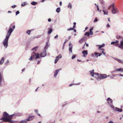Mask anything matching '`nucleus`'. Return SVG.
I'll return each instance as SVG.
<instances>
[{
    "instance_id": "obj_63",
    "label": "nucleus",
    "mask_w": 123,
    "mask_h": 123,
    "mask_svg": "<svg viewBox=\"0 0 123 123\" xmlns=\"http://www.w3.org/2000/svg\"><path fill=\"white\" fill-rule=\"evenodd\" d=\"M75 27V25H74L73 26V28H72L73 29V30L74 29V28Z\"/></svg>"
},
{
    "instance_id": "obj_55",
    "label": "nucleus",
    "mask_w": 123,
    "mask_h": 123,
    "mask_svg": "<svg viewBox=\"0 0 123 123\" xmlns=\"http://www.w3.org/2000/svg\"><path fill=\"white\" fill-rule=\"evenodd\" d=\"M73 85H74V84H70L69 85V86H72Z\"/></svg>"
},
{
    "instance_id": "obj_24",
    "label": "nucleus",
    "mask_w": 123,
    "mask_h": 123,
    "mask_svg": "<svg viewBox=\"0 0 123 123\" xmlns=\"http://www.w3.org/2000/svg\"><path fill=\"white\" fill-rule=\"evenodd\" d=\"M105 46V44L104 43H103L102 45H97V46H99L98 48L99 49H100L102 48L103 47H104Z\"/></svg>"
},
{
    "instance_id": "obj_5",
    "label": "nucleus",
    "mask_w": 123,
    "mask_h": 123,
    "mask_svg": "<svg viewBox=\"0 0 123 123\" xmlns=\"http://www.w3.org/2000/svg\"><path fill=\"white\" fill-rule=\"evenodd\" d=\"M34 117L35 116H30L26 119L27 121L28 122L32 120L34 118Z\"/></svg>"
},
{
    "instance_id": "obj_1",
    "label": "nucleus",
    "mask_w": 123,
    "mask_h": 123,
    "mask_svg": "<svg viewBox=\"0 0 123 123\" xmlns=\"http://www.w3.org/2000/svg\"><path fill=\"white\" fill-rule=\"evenodd\" d=\"M18 114L14 113L11 115H9L7 112H4L3 115V117L1 118V120L5 122H8L10 123H13V121L11 120L12 117L14 116H19Z\"/></svg>"
},
{
    "instance_id": "obj_39",
    "label": "nucleus",
    "mask_w": 123,
    "mask_h": 123,
    "mask_svg": "<svg viewBox=\"0 0 123 123\" xmlns=\"http://www.w3.org/2000/svg\"><path fill=\"white\" fill-rule=\"evenodd\" d=\"M31 31L30 30H28L26 32L29 35H30V34Z\"/></svg>"
},
{
    "instance_id": "obj_47",
    "label": "nucleus",
    "mask_w": 123,
    "mask_h": 123,
    "mask_svg": "<svg viewBox=\"0 0 123 123\" xmlns=\"http://www.w3.org/2000/svg\"><path fill=\"white\" fill-rule=\"evenodd\" d=\"M80 82L78 83H77L74 84V85H80Z\"/></svg>"
},
{
    "instance_id": "obj_58",
    "label": "nucleus",
    "mask_w": 123,
    "mask_h": 123,
    "mask_svg": "<svg viewBox=\"0 0 123 123\" xmlns=\"http://www.w3.org/2000/svg\"><path fill=\"white\" fill-rule=\"evenodd\" d=\"M99 79H101V78H100L99 77H97V80H98Z\"/></svg>"
},
{
    "instance_id": "obj_59",
    "label": "nucleus",
    "mask_w": 123,
    "mask_h": 123,
    "mask_svg": "<svg viewBox=\"0 0 123 123\" xmlns=\"http://www.w3.org/2000/svg\"><path fill=\"white\" fill-rule=\"evenodd\" d=\"M51 21V19L50 18H49L48 19V21L49 22H50Z\"/></svg>"
},
{
    "instance_id": "obj_56",
    "label": "nucleus",
    "mask_w": 123,
    "mask_h": 123,
    "mask_svg": "<svg viewBox=\"0 0 123 123\" xmlns=\"http://www.w3.org/2000/svg\"><path fill=\"white\" fill-rule=\"evenodd\" d=\"M33 57H32V56H31L30 58H29V59L30 60H31L32 59V58H33Z\"/></svg>"
},
{
    "instance_id": "obj_12",
    "label": "nucleus",
    "mask_w": 123,
    "mask_h": 123,
    "mask_svg": "<svg viewBox=\"0 0 123 123\" xmlns=\"http://www.w3.org/2000/svg\"><path fill=\"white\" fill-rule=\"evenodd\" d=\"M112 58L114 60L118 61L119 62L123 64V60H121L120 59L113 57H112Z\"/></svg>"
},
{
    "instance_id": "obj_41",
    "label": "nucleus",
    "mask_w": 123,
    "mask_h": 123,
    "mask_svg": "<svg viewBox=\"0 0 123 123\" xmlns=\"http://www.w3.org/2000/svg\"><path fill=\"white\" fill-rule=\"evenodd\" d=\"M113 45H114L118 47V45H119V44H117V43H114Z\"/></svg>"
},
{
    "instance_id": "obj_42",
    "label": "nucleus",
    "mask_w": 123,
    "mask_h": 123,
    "mask_svg": "<svg viewBox=\"0 0 123 123\" xmlns=\"http://www.w3.org/2000/svg\"><path fill=\"white\" fill-rule=\"evenodd\" d=\"M73 30V29L72 28L70 27V28H69V29H68L67 30V31H70V30Z\"/></svg>"
},
{
    "instance_id": "obj_54",
    "label": "nucleus",
    "mask_w": 123,
    "mask_h": 123,
    "mask_svg": "<svg viewBox=\"0 0 123 123\" xmlns=\"http://www.w3.org/2000/svg\"><path fill=\"white\" fill-rule=\"evenodd\" d=\"M58 35H57L56 36L54 37V38L55 39L57 38L58 37Z\"/></svg>"
},
{
    "instance_id": "obj_20",
    "label": "nucleus",
    "mask_w": 123,
    "mask_h": 123,
    "mask_svg": "<svg viewBox=\"0 0 123 123\" xmlns=\"http://www.w3.org/2000/svg\"><path fill=\"white\" fill-rule=\"evenodd\" d=\"M27 121L26 119L21 121L19 123H27Z\"/></svg>"
},
{
    "instance_id": "obj_52",
    "label": "nucleus",
    "mask_w": 123,
    "mask_h": 123,
    "mask_svg": "<svg viewBox=\"0 0 123 123\" xmlns=\"http://www.w3.org/2000/svg\"><path fill=\"white\" fill-rule=\"evenodd\" d=\"M97 11H99V7H98V5H97Z\"/></svg>"
},
{
    "instance_id": "obj_49",
    "label": "nucleus",
    "mask_w": 123,
    "mask_h": 123,
    "mask_svg": "<svg viewBox=\"0 0 123 123\" xmlns=\"http://www.w3.org/2000/svg\"><path fill=\"white\" fill-rule=\"evenodd\" d=\"M102 53L104 55H106V54L104 52V51H102Z\"/></svg>"
},
{
    "instance_id": "obj_11",
    "label": "nucleus",
    "mask_w": 123,
    "mask_h": 123,
    "mask_svg": "<svg viewBox=\"0 0 123 123\" xmlns=\"http://www.w3.org/2000/svg\"><path fill=\"white\" fill-rule=\"evenodd\" d=\"M73 44L71 43H70L69 44V50L71 53H72V48L73 47Z\"/></svg>"
},
{
    "instance_id": "obj_14",
    "label": "nucleus",
    "mask_w": 123,
    "mask_h": 123,
    "mask_svg": "<svg viewBox=\"0 0 123 123\" xmlns=\"http://www.w3.org/2000/svg\"><path fill=\"white\" fill-rule=\"evenodd\" d=\"M82 53L83 55V56L85 57L86 56L87 54V50H84L82 51Z\"/></svg>"
},
{
    "instance_id": "obj_18",
    "label": "nucleus",
    "mask_w": 123,
    "mask_h": 123,
    "mask_svg": "<svg viewBox=\"0 0 123 123\" xmlns=\"http://www.w3.org/2000/svg\"><path fill=\"white\" fill-rule=\"evenodd\" d=\"M102 11L104 12V15H107L108 14V12L107 10L106 9L105 10H102Z\"/></svg>"
},
{
    "instance_id": "obj_23",
    "label": "nucleus",
    "mask_w": 123,
    "mask_h": 123,
    "mask_svg": "<svg viewBox=\"0 0 123 123\" xmlns=\"http://www.w3.org/2000/svg\"><path fill=\"white\" fill-rule=\"evenodd\" d=\"M72 5L70 4V3L69 2L68 5V8H70V9H71L72 8Z\"/></svg>"
},
{
    "instance_id": "obj_16",
    "label": "nucleus",
    "mask_w": 123,
    "mask_h": 123,
    "mask_svg": "<svg viewBox=\"0 0 123 123\" xmlns=\"http://www.w3.org/2000/svg\"><path fill=\"white\" fill-rule=\"evenodd\" d=\"M94 69H92V70H90L89 71V72L90 73V74L92 76V77H93L94 76Z\"/></svg>"
},
{
    "instance_id": "obj_44",
    "label": "nucleus",
    "mask_w": 123,
    "mask_h": 123,
    "mask_svg": "<svg viewBox=\"0 0 123 123\" xmlns=\"http://www.w3.org/2000/svg\"><path fill=\"white\" fill-rule=\"evenodd\" d=\"M94 74L98 76H100V74H99L98 73H94Z\"/></svg>"
},
{
    "instance_id": "obj_29",
    "label": "nucleus",
    "mask_w": 123,
    "mask_h": 123,
    "mask_svg": "<svg viewBox=\"0 0 123 123\" xmlns=\"http://www.w3.org/2000/svg\"><path fill=\"white\" fill-rule=\"evenodd\" d=\"M119 42V41L118 40H116L115 42L113 41L111 43V44H113L114 43H117V44H118V43Z\"/></svg>"
},
{
    "instance_id": "obj_9",
    "label": "nucleus",
    "mask_w": 123,
    "mask_h": 123,
    "mask_svg": "<svg viewBox=\"0 0 123 123\" xmlns=\"http://www.w3.org/2000/svg\"><path fill=\"white\" fill-rule=\"evenodd\" d=\"M62 69L61 68H60L59 69H58L55 70L54 72V77H56L58 73Z\"/></svg>"
},
{
    "instance_id": "obj_15",
    "label": "nucleus",
    "mask_w": 123,
    "mask_h": 123,
    "mask_svg": "<svg viewBox=\"0 0 123 123\" xmlns=\"http://www.w3.org/2000/svg\"><path fill=\"white\" fill-rule=\"evenodd\" d=\"M94 55H95V57L97 58L98 56H100L102 54L101 53L95 52L94 53Z\"/></svg>"
},
{
    "instance_id": "obj_13",
    "label": "nucleus",
    "mask_w": 123,
    "mask_h": 123,
    "mask_svg": "<svg viewBox=\"0 0 123 123\" xmlns=\"http://www.w3.org/2000/svg\"><path fill=\"white\" fill-rule=\"evenodd\" d=\"M100 76L103 79H105L107 77V75L106 74H100Z\"/></svg>"
},
{
    "instance_id": "obj_8",
    "label": "nucleus",
    "mask_w": 123,
    "mask_h": 123,
    "mask_svg": "<svg viewBox=\"0 0 123 123\" xmlns=\"http://www.w3.org/2000/svg\"><path fill=\"white\" fill-rule=\"evenodd\" d=\"M118 47L122 50H123V39L120 41V44L118 45Z\"/></svg>"
},
{
    "instance_id": "obj_45",
    "label": "nucleus",
    "mask_w": 123,
    "mask_h": 123,
    "mask_svg": "<svg viewBox=\"0 0 123 123\" xmlns=\"http://www.w3.org/2000/svg\"><path fill=\"white\" fill-rule=\"evenodd\" d=\"M17 6L16 5H14L12 6V8H15Z\"/></svg>"
},
{
    "instance_id": "obj_33",
    "label": "nucleus",
    "mask_w": 123,
    "mask_h": 123,
    "mask_svg": "<svg viewBox=\"0 0 123 123\" xmlns=\"http://www.w3.org/2000/svg\"><path fill=\"white\" fill-rule=\"evenodd\" d=\"M36 54H35L34 52H33L31 54V56H32V57H34L35 56H36Z\"/></svg>"
},
{
    "instance_id": "obj_17",
    "label": "nucleus",
    "mask_w": 123,
    "mask_h": 123,
    "mask_svg": "<svg viewBox=\"0 0 123 123\" xmlns=\"http://www.w3.org/2000/svg\"><path fill=\"white\" fill-rule=\"evenodd\" d=\"M5 60L4 57H2L0 61V65H1L3 63Z\"/></svg>"
},
{
    "instance_id": "obj_22",
    "label": "nucleus",
    "mask_w": 123,
    "mask_h": 123,
    "mask_svg": "<svg viewBox=\"0 0 123 123\" xmlns=\"http://www.w3.org/2000/svg\"><path fill=\"white\" fill-rule=\"evenodd\" d=\"M48 34H50L52 32V29L51 28H48Z\"/></svg>"
},
{
    "instance_id": "obj_60",
    "label": "nucleus",
    "mask_w": 123,
    "mask_h": 123,
    "mask_svg": "<svg viewBox=\"0 0 123 123\" xmlns=\"http://www.w3.org/2000/svg\"><path fill=\"white\" fill-rule=\"evenodd\" d=\"M105 7H104V6H103L102 7V9H103L102 10H106V9H105Z\"/></svg>"
},
{
    "instance_id": "obj_27",
    "label": "nucleus",
    "mask_w": 123,
    "mask_h": 123,
    "mask_svg": "<svg viewBox=\"0 0 123 123\" xmlns=\"http://www.w3.org/2000/svg\"><path fill=\"white\" fill-rule=\"evenodd\" d=\"M60 11L61 10L60 7L57 8L56 10V11L57 13H59L60 12Z\"/></svg>"
},
{
    "instance_id": "obj_32",
    "label": "nucleus",
    "mask_w": 123,
    "mask_h": 123,
    "mask_svg": "<svg viewBox=\"0 0 123 123\" xmlns=\"http://www.w3.org/2000/svg\"><path fill=\"white\" fill-rule=\"evenodd\" d=\"M116 71H122V68H118L116 69Z\"/></svg>"
},
{
    "instance_id": "obj_34",
    "label": "nucleus",
    "mask_w": 123,
    "mask_h": 123,
    "mask_svg": "<svg viewBox=\"0 0 123 123\" xmlns=\"http://www.w3.org/2000/svg\"><path fill=\"white\" fill-rule=\"evenodd\" d=\"M84 36L87 35V36H89V33L88 32H86L84 34Z\"/></svg>"
},
{
    "instance_id": "obj_48",
    "label": "nucleus",
    "mask_w": 123,
    "mask_h": 123,
    "mask_svg": "<svg viewBox=\"0 0 123 123\" xmlns=\"http://www.w3.org/2000/svg\"><path fill=\"white\" fill-rule=\"evenodd\" d=\"M41 60H39L37 62V64H39L40 63V62L41 61Z\"/></svg>"
},
{
    "instance_id": "obj_26",
    "label": "nucleus",
    "mask_w": 123,
    "mask_h": 123,
    "mask_svg": "<svg viewBox=\"0 0 123 123\" xmlns=\"http://www.w3.org/2000/svg\"><path fill=\"white\" fill-rule=\"evenodd\" d=\"M36 57H35V59H37L39 57L40 54L38 53H37L36 54Z\"/></svg>"
},
{
    "instance_id": "obj_51",
    "label": "nucleus",
    "mask_w": 123,
    "mask_h": 123,
    "mask_svg": "<svg viewBox=\"0 0 123 123\" xmlns=\"http://www.w3.org/2000/svg\"><path fill=\"white\" fill-rule=\"evenodd\" d=\"M91 56L92 57H94V55H94V53L93 54V53H92L91 54Z\"/></svg>"
},
{
    "instance_id": "obj_61",
    "label": "nucleus",
    "mask_w": 123,
    "mask_h": 123,
    "mask_svg": "<svg viewBox=\"0 0 123 123\" xmlns=\"http://www.w3.org/2000/svg\"><path fill=\"white\" fill-rule=\"evenodd\" d=\"M108 123H114L113 122L111 121H110Z\"/></svg>"
},
{
    "instance_id": "obj_28",
    "label": "nucleus",
    "mask_w": 123,
    "mask_h": 123,
    "mask_svg": "<svg viewBox=\"0 0 123 123\" xmlns=\"http://www.w3.org/2000/svg\"><path fill=\"white\" fill-rule=\"evenodd\" d=\"M2 76L1 74V73L0 72V86L1 85V83L2 82Z\"/></svg>"
},
{
    "instance_id": "obj_62",
    "label": "nucleus",
    "mask_w": 123,
    "mask_h": 123,
    "mask_svg": "<svg viewBox=\"0 0 123 123\" xmlns=\"http://www.w3.org/2000/svg\"><path fill=\"white\" fill-rule=\"evenodd\" d=\"M93 28H91L90 29V31H92L93 30Z\"/></svg>"
},
{
    "instance_id": "obj_2",
    "label": "nucleus",
    "mask_w": 123,
    "mask_h": 123,
    "mask_svg": "<svg viewBox=\"0 0 123 123\" xmlns=\"http://www.w3.org/2000/svg\"><path fill=\"white\" fill-rule=\"evenodd\" d=\"M15 28V26L13 25L12 28L10 27L8 31L7 35L3 41V44L5 49L7 48L8 46V41L10 36L12 33Z\"/></svg>"
},
{
    "instance_id": "obj_7",
    "label": "nucleus",
    "mask_w": 123,
    "mask_h": 123,
    "mask_svg": "<svg viewBox=\"0 0 123 123\" xmlns=\"http://www.w3.org/2000/svg\"><path fill=\"white\" fill-rule=\"evenodd\" d=\"M113 110L115 111H118L119 112H121L123 111V110L122 109H119L118 108L116 107L115 109L114 108L113 109Z\"/></svg>"
},
{
    "instance_id": "obj_31",
    "label": "nucleus",
    "mask_w": 123,
    "mask_h": 123,
    "mask_svg": "<svg viewBox=\"0 0 123 123\" xmlns=\"http://www.w3.org/2000/svg\"><path fill=\"white\" fill-rule=\"evenodd\" d=\"M113 5H114V3H113L111 5H110L108 7V9H110V8L111 7H112V6H113Z\"/></svg>"
},
{
    "instance_id": "obj_43",
    "label": "nucleus",
    "mask_w": 123,
    "mask_h": 123,
    "mask_svg": "<svg viewBox=\"0 0 123 123\" xmlns=\"http://www.w3.org/2000/svg\"><path fill=\"white\" fill-rule=\"evenodd\" d=\"M98 20L97 19V18H96L94 20V22H97L98 21Z\"/></svg>"
},
{
    "instance_id": "obj_40",
    "label": "nucleus",
    "mask_w": 123,
    "mask_h": 123,
    "mask_svg": "<svg viewBox=\"0 0 123 123\" xmlns=\"http://www.w3.org/2000/svg\"><path fill=\"white\" fill-rule=\"evenodd\" d=\"M20 13L18 11H17L16 12V15H17L18 14Z\"/></svg>"
},
{
    "instance_id": "obj_37",
    "label": "nucleus",
    "mask_w": 123,
    "mask_h": 123,
    "mask_svg": "<svg viewBox=\"0 0 123 123\" xmlns=\"http://www.w3.org/2000/svg\"><path fill=\"white\" fill-rule=\"evenodd\" d=\"M62 57V56L60 54L59 55H58L57 56L56 58H61Z\"/></svg>"
},
{
    "instance_id": "obj_19",
    "label": "nucleus",
    "mask_w": 123,
    "mask_h": 123,
    "mask_svg": "<svg viewBox=\"0 0 123 123\" xmlns=\"http://www.w3.org/2000/svg\"><path fill=\"white\" fill-rule=\"evenodd\" d=\"M85 37H83L82 38H81L80 40L79 41L80 43H81L83 42L84 40Z\"/></svg>"
},
{
    "instance_id": "obj_64",
    "label": "nucleus",
    "mask_w": 123,
    "mask_h": 123,
    "mask_svg": "<svg viewBox=\"0 0 123 123\" xmlns=\"http://www.w3.org/2000/svg\"><path fill=\"white\" fill-rule=\"evenodd\" d=\"M117 38H119L120 37V36H117Z\"/></svg>"
},
{
    "instance_id": "obj_50",
    "label": "nucleus",
    "mask_w": 123,
    "mask_h": 123,
    "mask_svg": "<svg viewBox=\"0 0 123 123\" xmlns=\"http://www.w3.org/2000/svg\"><path fill=\"white\" fill-rule=\"evenodd\" d=\"M35 112L36 113H38V111L37 110H35Z\"/></svg>"
},
{
    "instance_id": "obj_25",
    "label": "nucleus",
    "mask_w": 123,
    "mask_h": 123,
    "mask_svg": "<svg viewBox=\"0 0 123 123\" xmlns=\"http://www.w3.org/2000/svg\"><path fill=\"white\" fill-rule=\"evenodd\" d=\"M37 4V2L33 1L31 3V4L33 5H35Z\"/></svg>"
},
{
    "instance_id": "obj_57",
    "label": "nucleus",
    "mask_w": 123,
    "mask_h": 123,
    "mask_svg": "<svg viewBox=\"0 0 123 123\" xmlns=\"http://www.w3.org/2000/svg\"><path fill=\"white\" fill-rule=\"evenodd\" d=\"M101 3L102 4H103L104 3V1L103 0H101Z\"/></svg>"
},
{
    "instance_id": "obj_3",
    "label": "nucleus",
    "mask_w": 123,
    "mask_h": 123,
    "mask_svg": "<svg viewBox=\"0 0 123 123\" xmlns=\"http://www.w3.org/2000/svg\"><path fill=\"white\" fill-rule=\"evenodd\" d=\"M107 101L110 107L114 109V107L112 104L113 101L110 98H108L107 99Z\"/></svg>"
},
{
    "instance_id": "obj_10",
    "label": "nucleus",
    "mask_w": 123,
    "mask_h": 123,
    "mask_svg": "<svg viewBox=\"0 0 123 123\" xmlns=\"http://www.w3.org/2000/svg\"><path fill=\"white\" fill-rule=\"evenodd\" d=\"M49 40H48L47 42H46V44L44 48V50H46L49 47V46L50 45L49 44Z\"/></svg>"
},
{
    "instance_id": "obj_4",
    "label": "nucleus",
    "mask_w": 123,
    "mask_h": 123,
    "mask_svg": "<svg viewBox=\"0 0 123 123\" xmlns=\"http://www.w3.org/2000/svg\"><path fill=\"white\" fill-rule=\"evenodd\" d=\"M115 6L113 5L112 7L111 12L113 14H115L118 12V9L117 8H115Z\"/></svg>"
},
{
    "instance_id": "obj_53",
    "label": "nucleus",
    "mask_w": 123,
    "mask_h": 123,
    "mask_svg": "<svg viewBox=\"0 0 123 123\" xmlns=\"http://www.w3.org/2000/svg\"><path fill=\"white\" fill-rule=\"evenodd\" d=\"M107 27L109 28V27H110V25L108 24H107Z\"/></svg>"
},
{
    "instance_id": "obj_46",
    "label": "nucleus",
    "mask_w": 123,
    "mask_h": 123,
    "mask_svg": "<svg viewBox=\"0 0 123 123\" xmlns=\"http://www.w3.org/2000/svg\"><path fill=\"white\" fill-rule=\"evenodd\" d=\"M89 34L91 35L93 34V32L92 31H89Z\"/></svg>"
},
{
    "instance_id": "obj_36",
    "label": "nucleus",
    "mask_w": 123,
    "mask_h": 123,
    "mask_svg": "<svg viewBox=\"0 0 123 123\" xmlns=\"http://www.w3.org/2000/svg\"><path fill=\"white\" fill-rule=\"evenodd\" d=\"M59 59V58H56V59H55V61L54 62L55 63V64H56L57 63V61H58Z\"/></svg>"
},
{
    "instance_id": "obj_6",
    "label": "nucleus",
    "mask_w": 123,
    "mask_h": 123,
    "mask_svg": "<svg viewBox=\"0 0 123 123\" xmlns=\"http://www.w3.org/2000/svg\"><path fill=\"white\" fill-rule=\"evenodd\" d=\"M47 53L46 50H44V51L41 53L40 56L41 57H45Z\"/></svg>"
},
{
    "instance_id": "obj_30",
    "label": "nucleus",
    "mask_w": 123,
    "mask_h": 123,
    "mask_svg": "<svg viewBox=\"0 0 123 123\" xmlns=\"http://www.w3.org/2000/svg\"><path fill=\"white\" fill-rule=\"evenodd\" d=\"M41 37V36L40 35H38L34 37H33V39H34L36 38H39V37Z\"/></svg>"
},
{
    "instance_id": "obj_35",
    "label": "nucleus",
    "mask_w": 123,
    "mask_h": 123,
    "mask_svg": "<svg viewBox=\"0 0 123 123\" xmlns=\"http://www.w3.org/2000/svg\"><path fill=\"white\" fill-rule=\"evenodd\" d=\"M37 48V46L33 48L31 50H33V51L34 50L35 51H36V49Z\"/></svg>"
},
{
    "instance_id": "obj_21",
    "label": "nucleus",
    "mask_w": 123,
    "mask_h": 123,
    "mask_svg": "<svg viewBox=\"0 0 123 123\" xmlns=\"http://www.w3.org/2000/svg\"><path fill=\"white\" fill-rule=\"evenodd\" d=\"M28 4L27 2H23L22 3L21 6H25L26 5H27Z\"/></svg>"
},
{
    "instance_id": "obj_38",
    "label": "nucleus",
    "mask_w": 123,
    "mask_h": 123,
    "mask_svg": "<svg viewBox=\"0 0 123 123\" xmlns=\"http://www.w3.org/2000/svg\"><path fill=\"white\" fill-rule=\"evenodd\" d=\"M76 57V55H74V54L73 55H72L71 58L72 59H74Z\"/></svg>"
}]
</instances>
